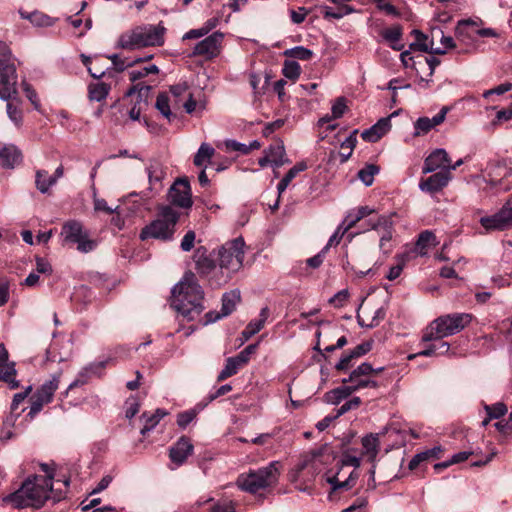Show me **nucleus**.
I'll use <instances>...</instances> for the list:
<instances>
[{
	"mask_svg": "<svg viewBox=\"0 0 512 512\" xmlns=\"http://www.w3.org/2000/svg\"><path fill=\"white\" fill-rule=\"evenodd\" d=\"M53 493L52 476L33 475L28 477L18 490L3 498V502L10 503L14 508L44 506ZM62 495L54 494V502L60 501Z\"/></svg>",
	"mask_w": 512,
	"mask_h": 512,
	"instance_id": "nucleus-1",
	"label": "nucleus"
},
{
	"mask_svg": "<svg viewBox=\"0 0 512 512\" xmlns=\"http://www.w3.org/2000/svg\"><path fill=\"white\" fill-rule=\"evenodd\" d=\"M204 292L193 272L184 274L172 290V307L188 321L196 320L204 310Z\"/></svg>",
	"mask_w": 512,
	"mask_h": 512,
	"instance_id": "nucleus-2",
	"label": "nucleus"
},
{
	"mask_svg": "<svg viewBox=\"0 0 512 512\" xmlns=\"http://www.w3.org/2000/svg\"><path fill=\"white\" fill-rule=\"evenodd\" d=\"M165 28L161 25H142L122 33L118 46L126 50H135L149 46H161L164 43Z\"/></svg>",
	"mask_w": 512,
	"mask_h": 512,
	"instance_id": "nucleus-3",
	"label": "nucleus"
},
{
	"mask_svg": "<svg viewBox=\"0 0 512 512\" xmlns=\"http://www.w3.org/2000/svg\"><path fill=\"white\" fill-rule=\"evenodd\" d=\"M472 321L469 313H453L433 320L424 330L422 342L441 340L462 331Z\"/></svg>",
	"mask_w": 512,
	"mask_h": 512,
	"instance_id": "nucleus-4",
	"label": "nucleus"
},
{
	"mask_svg": "<svg viewBox=\"0 0 512 512\" xmlns=\"http://www.w3.org/2000/svg\"><path fill=\"white\" fill-rule=\"evenodd\" d=\"M280 463L272 461L267 466L238 476L236 485L243 491L255 494L260 490L273 487L280 476Z\"/></svg>",
	"mask_w": 512,
	"mask_h": 512,
	"instance_id": "nucleus-5",
	"label": "nucleus"
},
{
	"mask_svg": "<svg viewBox=\"0 0 512 512\" xmlns=\"http://www.w3.org/2000/svg\"><path fill=\"white\" fill-rule=\"evenodd\" d=\"M180 213L171 205H161L158 208L156 219L145 226L140 239L155 238L160 240H171L175 233V227L179 220Z\"/></svg>",
	"mask_w": 512,
	"mask_h": 512,
	"instance_id": "nucleus-6",
	"label": "nucleus"
},
{
	"mask_svg": "<svg viewBox=\"0 0 512 512\" xmlns=\"http://www.w3.org/2000/svg\"><path fill=\"white\" fill-rule=\"evenodd\" d=\"M15 58L8 45L0 41V98L9 100L17 94Z\"/></svg>",
	"mask_w": 512,
	"mask_h": 512,
	"instance_id": "nucleus-7",
	"label": "nucleus"
},
{
	"mask_svg": "<svg viewBox=\"0 0 512 512\" xmlns=\"http://www.w3.org/2000/svg\"><path fill=\"white\" fill-rule=\"evenodd\" d=\"M244 240L243 238H235L225 243L218 252L219 267L225 270L224 282L230 278V275L237 272L243 264L244 259Z\"/></svg>",
	"mask_w": 512,
	"mask_h": 512,
	"instance_id": "nucleus-8",
	"label": "nucleus"
},
{
	"mask_svg": "<svg viewBox=\"0 0 512 512\" xmlns=\"http://www.w3.org/2000/svg\"><path fill=\"white\" fill-rule=\"evenodd\" d=\"M62 236L69 243H76L77 249L82 253L93 251L98 243L90 239L87 231L84 230L81 222L77 220L67 221L62 227Z\"/></svg>",
	"mask_w": 512,
	"mask_h": 512,
	"instance_id": "nucleus-9",
	"label": "nucleus"
},
{
	"mask_svg": "<svg viewBox=\"0 0 512 512\" xmlns=\"http://www.w3.org/2000/svg\"><path fill=\"white\" fill-rule=\"evenodd\" d=\"M481 226L486 231H503L512 227V195L503 207L491 216L480 219Z\"/></svg>",
	"mask_w": 512,
	"mask_h": 512,
	"instance_id": "nucleus-10",
	"label": "nucleus"
},
{
	"mask_svg": "<svg viewBox=\"0 0 512 512\" xmlns=\"http://www.w3.org/2000/svg\"><path fill=\"white\" fill-rule=\"evenodd\" d=\"M370 227L379 235V248L384 254L391 253L393 249L392 239L394 224L390 216H379L376 220H370Z\"/></svg>",
	"mask_w": 512,
	"mask_h": 512,
	"instance_id": "nucleus-11",
	"label": "nucleus"
},
{
	"mask_svg": "<svg viewBox=\"0 0 512 512\" xmlns=\"http://www.w3.org/2000/svg\"><path fill=\"white\" fill-rule=\"evenodd\" d=\"M374 373V368L368 362H364L359 365L356 369H354L348 378L342 380L344 384L350 383L357 390L363 388H378L377 381L371 379V376Z\"/></svg>",
	"mask_w": 512,
	"mask_h": 512,
	"instance_id": "nucleus-12",
	"label": "nucleus"
},
{
	"mask_svg": "<svg viewBox=\"0 0 512 512\" xmlns=\"http://www.w3.org/2000/svg\"><path fill=\"white\" fill-rule=\"evenodd\" d=\"M170 203L179 208L188 209L192 206L191 188L187 179H178L168 191Z\"/></svg>",
	"mask_w": 512,
	"mask_h": 512,
	"instance_id": "nucleus-13",
	"label": "nucleus"
},
{
	"mask_svg": "<svg viewBox=\"0 0 512 512\" xmlns=\"http://www.w3.org/2000/svg\"><path fill=\"white\" fill-rule=\"evenodd\" d=\"M223 37L224 35L222 33L214 32L195 45L192 55L202 56L206 59L217 57L221 52Z\"/></svg>",
	"mask_w": 512,
	"mask_h": 512,
	"instance_id": "nucleus-14",
	"label": "nucleus"
},
{
	"mask_svg": "<svg viewBox=\"0 0 512 512\" xmlns=\"http://www.w3.org/2000/svg\"><path fill=\"white\" fill-rule=\"evenodd\" d=\"M15 363L9 362V353L3 343H0V380L6 382L11 389L19 387L16 376Z\"/></svg>",
	"mask_w": 512,
	"mask_h": 512,
	"instance_id": "nucleus-15",
	"label": "nucleus"
},
{
	"mask_svg": "<svg viewBox=\"0 0 512 512\" xmlns=\"http://www.w3.org/2000/svg\"><path fill=\"white\" fill-rule=\"evenodd\" d=\"M451 178L452 176L449 174V170H440L428 178L422 179L419 182V188L423 192L436 193L446 187Z\"/></svg>",
	"mask_w": 512,
	"mask_h": 512,
	"instance_id": "nucleus-16",
	"label": "nucleus"
},
{
	"mask_svg": "<svg viewBox=\"0 0 512 512\" xmlns=\"http://www.w3.org/2000/svg\"><path fill=\"white\" fill-rule=\"evenodd\" d=\"M449 111L447 106L442 109L434 117H420L414 122V133L415 137L425 135L430 132L434 127L442 124L445 120L446 114Z\"/></svg>",
	"mask_w": 512,
	"mask_h": 512,
	"instance_id": "nucleus-17",
	"label": "nucleus"
},
{
	"mask_svg": "<svg viewBox=\"0 0 512 512\" xmlns=\"http://www.w3.org/2000/svg\"><path fill=\"white\" fill-rule=\"evenodd\" d=\"M475 26L476 22L470 19L461 20L456 26L455 34L457 40L467 45L465 52L475 49V39L477 36L475 34Z\"/></svg>",
	"mask_w": 512,
	"mask_h": 512,
	"instance_id": "nucleus-18",
	"label": "nucleus"
},
{
	"mask_svg": "<svg viewBox=\"0 0 512 512\" xmlns=\"http://www.w3.org/2000/svg\"><path fill=\"white\" fill-rule=\"evenodd\" d=\"M195 262V269L197 273L202 277H208L216 269V263L210 256L207 249L203 246L198 247L193 255Z\"/></svg>",
	"mask_w": 512,
	"mask_h": 512,
	"instance_id": "nucleus-19",
	"label": "nucleus"
},
{
	"mask_svg": "<svg viewBox=\"0 0 512 512\" xmlns=\"http://www.w3.org/2000/svg\"><path fill=\"white\" fill-rule=\"evenodd\" d=\"M194 446L190 439L182 436L179 440L169 449V457L177 466L184 464L187 458L192 455Z\"/></svg>",
	"mask_w": 512,
	"mask_h": 512,
	"instance_id": "nucleus-20",
	"label": "nucleus"
},
{
	"mask_svg": "<svg viewBox=\"0 0 512 512\" xmlns=\"http://www.w3.org/2000/svg\"><path fill=\"white\" fill-rule=\"evenodd\" d=\"M450 158L445 149H435L425 159L422 172L424 174L432 173L438 169H447Z\"/></svg>",
	"mask_w": 512,
	"mask_h": 512,
	"instance_id": "nucleus-21",
	"label": "nucleus"
},
{
	"mask_svg": "<svg viewBox=\"0 0 512 512\" xmlns=\"http://www.w3.org/2000/svg\"><path fill=\"white\" fill-rule=\"evenodd\" d=\"M385 317V311L382 308L371 311L367 307L358 310L357 322L361 327L373 328L379 325Z\"/></svg>",
	"mask_w": 512,
	"mask_h": 512,
	"instance_id": "nucleus-22",
	"label": "nucleus"
},
{
	"mask_svg": "<svg viewBox=\"0 0 512 512\" xmlns=\"http://www.w3.org/2000/svg\"><path fill=\"white\" fill-rule=\"evenodd\" d=\"M391 128L390 117L381 118L376 124L362 132L361 137L367 142H377Z\"/></svg>",
	"mask_w": 512,
	"mask_h": 512,
	"instance_id": "nucleus-23",
	"label": "nucleus"
},
{
	"mask_svg": "<svg viewBox=\"0 0 512 512\" xmlns=\"http://www.w3.org/2000/svg\"><path fill=\"white\" fill-rule=\"evenodd\" d=\"M412 34L415 36V43H412L410 47L412 49H418L422 52L442 55L445 54V49L434 47L433 39L428 41V36L422 33L420 30L414 29Z\"/></svg>",
	"mask_w": 512,
	"mask_h": 512,
	"instance_id": "nucleus-24",
	"label": "nucleus"
},
{
	"mask_svg": "<svg viewBox=\"0 0 512 512\" xmlns=\"http://www.w3.org/2000/svg\"><path fill=\"white\" fill-rule=\"evenodd\" d=\"M22 160L20 150L14 145L0 147V165L3 168H14Z\"/></svg>",
	"mask_w": 512,
	"mask_h": 512,
	"instance_id": "nucleus-25",
	"label": "nucleus"
},
{
	"mask_svg": "<svg viewBox=\"0 0 512 512\" xmlns=\"http://www.w3.org/2000/svg\"><path fill=\"white\" fill-rule=\"evenodd\" d=\"M264 152L271 158V165L276 168L289 163V159L286 158L284 143L279 139L271 144Z\"/></svg>",
	"mask_w": 512,
	"mask_h": 512,
	"instance_id": "nucleus-26",
	"label": "nucleus"
},
{
	"mask_svg": "<svg viewBox=\"0 0 512 512\" xmlns=\"http://www.w3.org/2000/svg\"><path fill=\"white\" fill-rule=\"evenodd\" d=\"M363 454L367 456L368 461L374 462L380 450V441L377 434H368L361 440Z\"/></svg>",
	"mask_w": 512,
	"mask_h": 512,
	"instance_id": "nucleus-27",
	"label": "nucleus"
},
{
	"mask_svg": "<svg viewBox=\"0 0 512 512\" xmlns=\"http://www.w3.org/2000/svg\"><path fill=\"white\" fill-rule=\"evenodd\" d=\"M60 375H53L52 378L44 382L41 387L35 393L37 396L42 398L44 402L50 403L53 399V395L59 386Z\"/></svg>",
	"mask_w": 512,
	"mask_h": 512,
	"instance_id": "nucleus-28",
	"label": "nucleus"
},
{
	"mask_svg": "<svg viewBox=\"0 0 512 512\" xmlns=\"http://www.w3.org/2000/svg\"><path fill=\"white\" fill-rule=\"evenodd\" d=\"M307 461L298 463L289 473L288 477L291 483L295 484V488L301 492H308L309 487L302 483L303 472L307 469Z\"/></svg>",
	"mask_w": 512,
	"mask_h": 512,
	"instance_id": "nucleus-29",
	"label": "nucleus"
},
{
	"mask_svg": "<svg viewBox=\"0 0 512 512\" xmlns=\"http://www.w3.org/2000/svg\"><path fill=\"white\" fill-rule=\"evenodd\" d=\"M372 213H374V210L368 206H361L357 210L351 211L343 221V224H345L344 232H347L354 227L356 223Z\"/></svg>",
	"mask_w": 512,
	"mask_h": 512,
	"instance_id": "nucleus-30",
	"label": "nucleus"
},
{
	"mask_svg": "<svg viewBox=\"0 0 512 512\" xmlns=\"http://www.w3.org/2000/svg\"><path fill=\"white\" fill-rule=\"evenodd\" d=\"M435 240L436 237L431 231L421 232L415 244L414 252L420 256L426 255L427 248L431 245H436Z\"/></svg>",
	"mask_w": 512,
	"mask_h": 512,
	"instance_id": "nucleus-31",
	"label": "nucleus"
},
{
	"mask_svg": "<svg viewBox=\"0 0 512 512\" xmlns=\"http://www.w3.org/2000/svg\"><path fill=\"white\" fill-rule=\"evenodd\" d=\"M19 14L21 18L28 19L32 24L36 26L47 27L52 26L54 24L53 18L39 11L26 13L22 10H19Z\"/></svg>",
	"mask_w": 512,
	"mask_h": 512,
	"instance_id": "nucleus-32",
	"label": "nucleus"
},
{
	"mask_svg": "<svg viewBox=\"0 0 512 512\" xmlns=\"http://www.w3.org/2000/svg\"><path fill=\"white\" fill-rule=\"evenodd\" d=\"M240 301V292L233 290L225 293L222 297V316H227L235 310L236 304Z\"/></svg>",
	"mask_w": 512,
	"mask_h": 512,
	"instance_id": "nucleus-33",
	"label": "nucleus"
},
{
	"mask_svg": "<svg viewBox=\"0 0 512 512\" xmlns=\"http://www.w3.org/2000/svg\"><path fill=\"white\" fill-rule=\"evenodd\" d=\"M109 90L110 86L106 83H91L88 86V97L91 101L100 102L107 97Z\"/></svg>",
	"mask_w": 512,
	"mask_h": 512,
	"instance_id": "nucleus-34",
	"label": "nucleus"
},
{
	"mask_svg": "<svg viewBox=\"0 0 512 512\" xmlns=\"http://www.w3.org/2000/svg\"><path fill=\"white\" fill-rule=\"evenodd\" d=\"M165 415H166V412L161 409H157L153 414H151L149 416L146 413H144L141 417V419L144 420V425H143L140 433L142 435H146L148 432L153 430L155 428V426L160 422V420Z\"/></svg>",
	"mask_w": 512,
	"mask_h": 512,
	"instance_id": "nucleus-35",
	"label": "nucleus"
},
{
	"mask_svg": "<svg viewBox=\"0 0 512 512\" xmlns=\"http://www.w3.org/2000/svg\"><path fill=\"white\" fill-rule=\"evenodd\" d=\"M147 173L150 185L160 184L165 176L162 164L157 160H151L147 166Z\"/></svg>",
	"mask_w": 512,
	"mask_h": 512,
	"instance_id": "nucleus-36",
	"label": "nucleus"
},
{
	"mask_svg": "<svg viewBox=\"0 0 512 512\" xmlns=\"http://www.w3.org/2000/svg\"><path fill=\"white\" fill-rule=\"evenodd\" d=\"M358 391L352 384L349 383V385L338 387L329 393H327V397L329 401L332 403H339L341 400L347 398L350 396L353 392Z\"/></svg>",
	"mask_w": 512,
	"mask_h": 512,
	"instance_id": "nucleus-37",
	"label": "nucleus"
},
{
	"mask_svg": "<svg viewBox=\"0 0 512 512\" xmlns=\"http://www.w3.org/2000/svg\"><path fill=\"white\" fill-rule=\"evenodd\" d=\"M215 150L207 143H202L196 155L194 156V164L196 166H203L205 162H209L213 157Z\"/></svg>",
	"mask_w": 512,
	"mask_h": 512,
	"instance_id": "nucleus-38",
	"label": "nucleus"
},
{
	"mask_svg": "<svg viewBox=\"0 0 512 512\" xmlns=\"http://www.w3.org/2000/svg\"><path fill=\"white\" fill-rule=\"evenodd\" d=\"M56 183V178L49 176L47 171L36 172V187L41 193H46Z\"/></svg>",
	"mask_w": 512,
	"mask_h": 512,
	"instance_id": "nucleus-39",
	"label": "nucleus"
},
{
	"mask_svg": "<svg viewBox=\"0 0 512 512\" xmlns=\"http://www.w3.org/2000/svg\"><path fill=\"white\" fill-rule=\"evenodd\" d=\"M408 258H409L408 253L396 255L395 256L396 264L389 269V272L386 275L387 279H389L391 281L397 279L400 276Z\"/></svg>",
	"mask_w": 512,
	"mask_h": 512,
	"instance_id": "nucleus-40",
	"label": "nucleus"
},
{
	"mask_svg": "<svg viewBox=\"0 0 512 512\" xmlns=\"http://www.w3.org/2000/svg\"><path fill=\"white\" fill-rule=\"evenodd\" d=\"M240 367H241V365L236 361V359H234L233 357H229L226 360L225 367L222 369V371L217 376V381L221 382V381H224L225 379L235 375L238 372Z\"/></svg>",
	"mask_w": 512,
	"mask_h": 512,
	"instance_id": "nucleus-41",
	"label": "nucleus"
},
{
	"mask_svg": "<svg viewBox=\"0 0 512 512\" xmlns=\"http://www.w3.org/2000/svg\"><path fill=\"white\" fill-rule=\"evenodd\" d=\"M268 316H269L268 307L262 308L260 311V314H259V319L250 321L245 329L250 331L251 334L254 336L264 327L265 322L268 319Z\"/></svg>",
	"mask_w": 512,
	"mask_h": 512,
	"instance_id": "nucleus-42",
	"label": "nucleus"
},
{
	"mask_svg": "<svg viewBox=\"0 0 512 512\" xmlns=\"http://www.w3.org/2000/svg\"><path fill=\"white\" fill-rule=\"evenodd\" d=\"M379 172V167L374 164H368L358 172L359 179L366 185L371 186L374 176Z\"/></svg>",
	"mask_w": 512,
	"mask_h": 512,
	"instance_id": "nucleus-43",
	"label": "nucleus"
},
{
	"mask_svg": "<svg viewBox=\"0 0 512 512\" xmlns=\"http://www.w3.org/2000/svg\"><path fill=\"white\" fill-rule=\"evenodd\" d=\"M284 55L294 59L309 60L313 56V51L303 46H296L286 50Z\"/></svg>",
	"mask_w": 512,
	"mask_h": 512,
	"instance_id": "nucleus-44",
	"label": "nucleus"
},
{
	"mask_svg": "<svg viewBox=\"0 0 512 512\" xmlns=\"http://www.w3.org/2000/svg\"><path fill=\"white\" fill-rule=\"evenodd\" d=\"M301 73V67L298 62L294 60H286L283 66V74L286 78L296 80Z\"/></svg>",
	"mask_w": 512,
	"mask_h": 512,
	"instance_id": "nucleus-45",
	"label": "nucleus"
},
{
	"mask_svg": "<svg viewBox=\"0 0 512 512\" xmlns=\"http://www.w3.org/2000/svg\"><path fill=\"white\" fill-rule=\"evenodd\" d=\"M357 130H354L342 143L341 148L347 150V154H341V162H346L352 154V151L357 143L356 139Z\"/></svg>",
	"mask_w": 512,
	"mask_h": 512,
	"instance_id": "nucleus-46",
	"label": "nucleus"
},
{
	"mask_svg": "<svg viewBox=\"0 0 512 512\" xmlns=\"http://www.w3.org/2000/svg\"><path fill=\"white\" fill-rule=\"evenodd\" d=\"M484 409L487 415H489V419H499L507 413V406L503 402L485 405Z\"/></svg>",
	"mask_w": 512,
	"mask_h": 512,
	"instance_id": "nucleus-47",
	"label": "nucleus"
},
{
	"mask_svg": "<svg viewBox=\"0 0 512 512\" xmlns=\"http://www.w3.org/2000/svg\"><path fill=\"white\" fill-rule=\"evenodd\" d=\"M431 37L433 40L435 38L440 37V41L442 44V47H440V48L445 49V52L447 51V49H451L456 46L454 39L450 36H445L443 31L440 28H433L431 31Z\"/></svg>",
	"mask_w": 512,
	"mask_h": 512,
	"instance_id": "nucleus-48",
	"label": "nucleus"
},
{
	"mask_svg": "<svg viewBox=\"0 0 512 512\" xmlns=\"http://www.w3.org/2000/svg\"><path fill=\"white\" fill-rule=\"evenodd\" d=\"M156 108L161 112V114L166 117L167 119H170L172 116L170 106H169V98L166 93H160L157 96L156 100Z\"/></svg>",
	"mask_w": 512,
	"mask_h": 512,
	"instance_id": "nucleus-49",
	"label": "nucleus"
},
{
	"mask_svg": "<svg viewBox=\"0 0 512 512\" xmlns=\"http://www.w3.org/2000/svg\"><path fill=\"white\" fill-rule=\"evenodd\" d=\"M151 91V87L148 86V85H141V84H136L134 86H132L126 93L127 96H131L133 94H135L136 92L138 93V98H139V102L141 103L142 101L146 103V100L148 98V95Z\"/></svg>",
	"mask_w": 512,
	"mask_h": 512,
	"instance_id": "nucleus-50",
	"label": "nucleus"
},
{
	"mask_svg": "<svg viewBox=\"0 0 512 512\" xmlns=\"http://www.w3.org/2000/svg\"><path fill=\"white\" fill-rule=\"evenodd\" d=\"M401 36H402V29L398 25L387 28L382 32V37L389 43L399 42L401 39Z\"/></svg>",
	"mask_w": 512,
	"mask_h": 512,
	"instance_id": "nucleus-51",
	"label": "nucleus"
},
{
	"mask_svg": "<svg viewBox=\"0 0 512 512\" xmlns=\"http://www.w3.org/2000/svg\"><path fill=\"white\" fill-rule=\"evenodd\" d=\"M258 344H250L245 347L237 356L233 357L241 365H245L250 360L252 354L256 352Z\"/></svg>",
	"mask_w": 512,
	"mask_h": 512,
	"instance_id": "nucleus-52",
	"label": "nucleus"
},
{
	"mask_svg": "<svg viewBox=\"0 0 512 512\" xmlns=\"http://www.w3.org/2000/svg\"><path fill=\"white\" fill-rule=\"evenodd\" d=\"M10 299V281L6 277L0 278V307L6 305Z\"/></svg>",
	"mask_w": 512,
	"mask_h": 512,
	"instance_id": "nucleus-53",
	"label": "nucleus"
},
{
	"mask_svg": "<svg viewBox=\"0 0 512 512\" xmlns=\"http://www.w3.org/2000/svg\"><path fill=\"white\" fill-rule=\"evenodd\" d=\"M45 404H48V402H44L42 398L34 394L31 398L30 411L28 412L27 416H29L31 419L34 418L35 415L42 410Z\"/></svg>",
	"mask_w": 512,
	"mask_h": 512,
	"instance_id": "nucleus-54",
	"label": "nucleus"
},
{
	"mask_svg": "<svg viewBox=\"0 0 512 512\" xmlns=\"http://www.w3.org/2000/svg\"><path fill=\"white\" fill-rule=\"evenodd\" d=\"M361 399L359 397H354L348 401H346L336 412L335 417H340L347 413L352 409H356L360 406Z\"/></svg>",
	"mask_w": 512,
	"mask_h": 512,
	"instance_id": "nucleus-55",
	"label": "nucleus"
},
{
	"mask_svg": "<svg viewBox=\"0 0 512 512\" xmlns=\"http://www.w3.org/2000/svg\"><path fill=\"white\" fill-rule=\"evenodd\" d=\"M21 85H22L23 91L26 94V97L29 99L31 104L34 106L35 109H39L40 103H39V100L37 97V93L34 91V89L31 87V85L29 83H27L26 81H23Z\"/></svg>",
	"mask_w": 512,
	"mask_h": 512,
	"instance_id": "nucleus-56",
	"label": "nucleus"
},
{
	"mask_svg": "<svg viewBox=\"0 0 512 512\" xmlns=\"http://www.w3.org/2000/svg\"><path fill=\"white\" fill-rule=\"evenodd\" d=\"M7 114L9 118L15 123V125L20 126L22 123V112L21 110L15 106L13 103H7Z\"/></svg>",
	"mask_w": 512,
	"mask_h": 512,
	"instance_id": "nucleus-57",
	"label": "nucleus"
},
{
	"mask_svg": "<svg viewBox=\"0 0 512 512\" xmlns=\"http://www.w3.org/2000/svg\"><path fill=\"white\" fill-rule=\"evenodd\" d=\"M109 59H111L112 61V64L114 66V68L119 71V72H122L124 71L126 68L128 67H131L134 65V62L133 60H128V59H121L118 55H112V56H109Z\"/></svg>",
	"mask_w": 512,
	"mask_h": 512,
	"instance_id": "nucleus-58",
	"label": "nucleus"
},
{
	"mask_svg": "<svg viewBox=\"0 0 512 512\" xmlns=\"http://www.w3.org/2000/svg\"><path fill=\"white\" fill-rule=\"evenodd\" d=\"M346 108L347 106L345 98H337L334 104L332 105V117L335 119L342 117V115L345 113Z\"/></svg>",
	"mask_w": 512,
	"mask_h": 512,
	"instance_id": "nucleus-59",
	"label": "nucleus"
},
{
	"mask_svg": "<svg viewBox=\"0 0 512 512\" xmlns=\"http://www.w3.org/2000/svg\"><path fill=\"white\" fill-rule=\"evenodd\" d=\"M195 417L196 413L193 410L181 412L177 416V424L179 427L185 428L194 420Z\"/></svg>",
	"mask_w": 512,
	"mask_h": 512,
	"instance_id": "nucleus-60",
	"label": "nucleus"
},
{
	"mask_svg": "<svg viewBox=\"0 0 512 512\" xmlns=\"http://www.w3.org/2000/svg\"><path fill=\"white\" fill-rule=\"evenodd\" d=\"M344 227H345V224L342 223V225H340L337 228V230L334 232V234L330 237L327 245L323 249V252H326L329 249V247H331L332 245L339 244V242L341 241L342 237L346 233V232H344Z\"/></svg>",
	"mask_w": 512,
	"mask_h": 512,
	"instance_id": "nucleus-61",
	"label": "nucleus"
},
{
	"mask_svg": "<svg viewBox=\"0 0 512 512\" xmlns=\"http://www.w3.org/2000/svg\"><path fill=\"white\" fill-rule=\"evenodd\" d=\"M195 237H196V235H195L194 231H192V230L188 231L184 235V237H183V239L181 241V245H180L181 249L183 251H185V252L190 251L193 248V246H194Z\"/></svg>",
	"mask_w": 512,
	"mask_h": 512,
	"instance_id": "nucleus-62",
	"label": "nucleus"
},
{
	"mask_svg": "<svg viewBox=\"0 0 512 512\" xmlns=\"http://www.w3.org/2000/svg\"><path fill=\"white\" fill-rule=\"evenodd\" d=\"M356 359L351 351L344 354L339 362L335 365V369L338 371L347 370L351 366L352 360Z\"/></svg>",
	"mask_w": 512,
	"mask_h": 512,
	"instance_id": "nucleus-63",
	"label": "nucleus"
},
{
	"mask_svg": "<svg viewBox=\"0 0 512 512\" xmlns=\"http://www.w3.org/2000/svg\"><path fill=\"white\" fill-rule=\"evenodd\" d=\"M210 512H236L232 501L218 502L213 505Z\"/></svg>",
	"mask_w": 512,
	"mask_h": 512,
	"instance_id": "nucleus-64",
	"label": "nucleus"
}]
</instances>
